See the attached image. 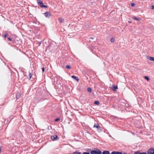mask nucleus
<instances>
[{
	"instance_id": "1",
	"label": "nucleus",
	"mask_w": 154,
	"mask_h": 154,
	"mask_svg": "<svg viewBox=\"0 0 154 154\" xmlns=\"http://www.w3.org/2000/svg\"><path fill=\"white\" fill-rule=\"evenodd\" d=\"M37 2L40 7L42 8H47L48 7L47 6L43 5V2L41 0H37Z\"/></svg>"
},
{
	"instance_id": "2",
	"label": "nucleus",
	"mask_w": 154,
	"mask_h": 154,
	"mask_svg": "<svg viewBox=\"0 0 154 154\" xmlns=\"http://www.w3.org/2000/svg\"><path fill=\"white\" fill-rule=\"evenodd\" d=\"M148 154H154V148H150L147 151Z\"/></svg>"
},
{
	"instance_id": "3",
	"label": "nucleus",
	"mask_w": 154,
	"mask_h": 154,
	"mask_svg": "<svg viewBox=\"0 0 154 154\" xmlns=\"http://www.w3.org/2000/svg\"><path fill=\"white\" fill-rule=\"evenodd\" d=\"M51 138L53 141L58 140L59 139L57 135H56L51 136Z\"/></svg>"
},
{
	"instance_id": "4",
	"label": "nucleus",
	"mask_w": 154,
	"mask_h": 154,
	"mask_svg": "<svg viewBox=\"0 0 154 154\" xmlns=\"http://www.w3.org/2000/svg\"><path fill=\"white\" fill-rule=\"evenodd\" d=\"M44 15L46 17H49L51 14L49 12H47L44 14Z\"/></svg>"
},
{
	"instance_id": "5",
	"label": "nucleus",
	"mask_w": 154,
	"mask_h": 154,
	"mask_svg": "<svg viewBox=\"0 0 154 154\" xmlns=\"http://www.w3.org/2000/svg\"><path fill=\"white\" fill-rule=\"evenodd\" d=\"M134 154H147V153L146 152H141L140 151H137L134 152Z\"/></svg>"
},
{
	"instance_id": "6",
	"label": "nucleus",
	"mask_w": 154,
	"mask_h": 154,
	"mask_svg": "<svg viewBox=\"0 0 154 154\" xmlns=\"http://www.w3.org/2000/svg\"><path fill=\"white\" fill-rule=\"evenodd\" d=\"M112 154H123L121 152L113 151L112 152Z\"/></svg>"
},
{
	"instance_id": "7",
	"label": "nucleus",
	"mask_w": 154,
	"mask_h": 154,
	"mask_svg": "<svg viewBox=\"0 0 154 154\" xmlns=\"http://www.w3.org/2000/svg\"><path fill=\"white\" fill-rule=\"evenodd\" d=\"M147 58L150 60L154 61V57H153L148 56L147 57Z\"/></svg>"
},
{
	"instance_id": "8",
	"label": "nucleus",
	"mask_w": 154,
	"mask_h": 154,
	"mask_svg": "<svg viewBox=\"0 0 154 154\" xmlns=\"http://www.w3.org/2000/svg\"><path fill=\"white\" fill-rule=\"evenodd\" d=\"M111 89L114 91H116V89L118 88L117 86H114L112 87L111 88Z\"/></svg>"
},
{
	"instance_id": "9",
	"label": "nucleus",
	"mask_w": 154,
	"mask_h": 154,
	"mask_svg": "<svg viewBox=\"0 0 154 154\" xmlns=\"http://www.w3.org/2000/svg\"><path fill=\"white\" fill-rule=\"evenodd\" d=\"M72 77L74 79H75L76 81H77L78 82L79 81V79L77 78V77H76V76H75V75H72Z\"/></svg>"
},
{
	"instance_id": "10",
	"label": "nucleus",
	"mask_w": 154,
	"mask_h": 154,
	"mask_svg": "<svg viewBox=\"0 0 154 154\" xmlns=\"http://www.w3.org/2000/svg\"><path fill=\"white\" fill-rule=\"evenodd\" d=\"M20 96V93H18L16 94V98L17 99H18L19 98Z\"/></svg>"
},
{
	"instance_id": "11",
	"label": "nucleus",
	"mask_w": 154,
	"mask_h": 154,
	"mask_svg": "<svg viewBox=\"0 0 154 154\" xmlns=\"http://www.w3.org/2000/svg\"><path fill=\"white\" fill-rule=\"evenodd\" d=\"M97 154H102V153L100 150L97 149Z\"/></svg>"
},
{
	"instance_id": "12",
	"label": "nucleus",
	"mask_w": 154,
	"mask_h": 154,
	"mask_svg": "<svg viewBox=\"0 0 154 154\" xmlns=\"http://www.w3.org/2000/svg\"><path fill=\"white\" fill-rule=\"evenodd\" d=\"M58 19L59 20V21H60V23H61V22H63L64 21V19L61 18H59Z\"/></svg>"
},
{
	"instance_id": "13",
	"label": "nucleus",
	"mask_w": 154,
	"mask_h": 154,
	"mask_svg": "<svg viewBox=\"0 0 154 154\" xmlns=\"http://www.w3.org/2000/svg\"><path fill=\"white\" fill-rule=\"evenodd\" d=\"M109 151H104L102 153V154H109Z\"/></svg>"
},
{
	"instance_id": "14",
	"label": "nucleus",
	"mask_w": 154,
	"mask_h": 154,
	"mask_svg": "<svg viewBox=\"0 0 154 154\" xmlns=\"http://www.w3.org/2000/svg\"><path fill=\"white\" fill-rule=\"evenodd\" d=\"M91 154H96V151L95 150L92 151L91 152Z\"/></svg>"
},
{
	"instance_id": "15",
	"label": "nucleus",
	"mask_w": 154,
	"mask_h": 154,
	"mask_svg": "<svg viewBox=\"0 0 154 154\" xmlns=\"http://www.w3.org/2000/svg\"><path fill=\"white\" fill-rule=\"evenodd\" d=\"M132 18L134 19H135L137 20H138V21H140V19L139 18H137L135 17H132Z\"/></svg>"
},
{
	"instance_id": "16",
	"label": "nucleus",
	"mask_w": 154,
	"mask_h": 154,
	"mask_svg": "<svg viewBox=\"0 0 154 154\" xmlns=\"http://www.w3.org/2000/svg\"><path fill=\"white\" fill-rule=\"evenodd\" d=\"M100 126L98 125H97V129L98 130H99V132H100V131H101V130H100Z\"/></svg>"
},
{
	"instance_id": "17",
	"label": "nucleus",
	"mask_w": 154,
	"mask_h": 154,
	"mask_svg": "<svg viewBox=\"0 0 154 154\" xmlns=\"http://www.w3.org/2000/svg\"><path fill=\"white\" fill-rule=\"evenodd\" d=\"M87 90L89 92H91V91L92 90L91 88H88L87 89Z\"/></svg>"
},
{
	"instance_id": "18",
	"label": "nucleus",
	"mask_w": 154,
	"mask_h": 154,
	"mask_svg": "<svg viewBox=\"0 0 154 154\" xmlns=\"http://www.w3.org/2000/svg\"><path fill=\"white\" fill-rule=\"evenodd\" d=\"M66 68L67 69H70L71 68V66L68 65L66 66Z\"/></svg>"
},
{
	"instance_id": "19",
	"label": "nucleus",
	"mask_w": 154,
	"mask_h": 154,
	"mask_svg": "<svg viewBox=\"0 0 154 154\" xmlns=\"http://www.w3.org/2000/svg\"><path fill=\"white\" fill-rule=\"evenodd\" d=\"M145 78L147 80H149V78L148 76H145Z\"/></svg>"
},
{
	"instance_id": "20",
	"label": "nucleus",
	"mask_w": 154,
	"mask_h": 154,
	"mask_svg": "<svg viewBox=\"0 0 154 154\" xmlns=\"http://www.w3.org/2000/svg\"><path fill=\"white\" fill-rule=\"evenodd\" d=\"M29 78H29V79H30L32 77V75L31 73H30L29 74Z\"/></svg>"
},
{
	"instance_id": "21",
	"label": "nucleus",
	"mask_w": 154,
	"mask_h": 154,
	"mask_svg": "<svg viewBox=\"0 0 154 154\" xmlns=\"http://www.w3.org/2000/svg\"><path fill=\"white\" fill-rule=\"evenodd\" d=\"M114 39L113 38H111L110 40V41L112 42H114Z\"/></svg>"
},
{
	"instance_id": "22",
	"label": "nucleus",
	"mask_w": 154,
	"mask_h": 154,
	"mask_svg": "<svg viewBox=\"0 0 154 154\" xmlns=\"http://www.w3.org/2000/svg\"><path fill=\"white\" fill-rule=\"evenodd\" d=\"M60 120V118H57L55 119V121L56 122H57L58 121H59Z\"/></svg>"
},
{
	"instance_id": "23",
	"label": "nucleus",
	"mask_w": 154,
	"mask_h": 154,
	"mask_svg": "<svg viewBox=\"0 0 154 154\" xmlns=\"http://www.w3.org/2000/svg\"><path fill=\"white\" fill-rule=\"evenodd\" d=\"M150 8L152 9H154V5L151 6Z\"/></svg>"
},
{
	"instance_id": "24",
	"label": "nucleus",
	"mask_w": 154,
	"mask_h": 154,
	"mask_svg": "<svg viewBox=\"0 0 154 154\" xmlns=\"http://www.w3.org/2000/svg\"><path fill=\"white\" fill-rule=\"evenodd\" d=\"M135 4L134 3H132L131 4V6L132 7H134L135 6Z\"/></svg>"
},
{
	"instance_id": "25",
	"label": "nucleus",
	"mask_w": 154,
	"mask_h": 154,
	"mask_svg": "<svg viewBox=\"0 0 154 154\" xmlns=\"http://www.w3.org/2000/svg\"><path fill=\"white\" fill-rule=\"evenodd\" d=\"M83 154H90L89 152H84Z\"/></svg>"
},
{
	"instance_id": "26",
	"label": "nucleus",
	"mask_w": 154,
	"mask_h": 154,
	"mask_svg": "<svg viewBox=\"0 0 154 154\" xmlns=\"http://www.w3.org/2000/svg\"><path fill=\"white\" fill-rule=\"evenodd\" d=\"M42 71L43 72H44L45 71V68H42Z\"/></svg>"
},
{
	"instance_id": "27",
	"label": "nucleus",
	"mask_w": 154,
	"mask_h": 154,
	"mask_svg": "<svg viewBox=\"0 0 154 154\" xmlns=\"http://www.w3.org/2000/svg\"><path fill=\"white\" fill-rule=\"evenodd\" d=\"M7 36V34H5V35H4V37L5 38H6Z\"/></svg>"
},
{
	"instance_id": "28",
	"label": "nucleus",
	"mask_w": 154,
	"mask_h": 154,
	"mask_svg": "<svg viewBox=\"0 0 154 154\" xmlns=\"http://www.w3.org/2000/svg\"><path fill=\"white\" fill-rule=\"evenodd\" d=\"M99 102L98 101H97V105H99Z\"/></svg>"
},
{
	"instance_id": "29",
	"label": "nucleus",
	"mask_w": 154,
	"mask_h": 154,
	"mask_svg": "<svg viewBox=\"0 0 154 154\" xmlns=\"http://www.w3.org/2000/svg\"><path fill=\"white\" fill-rule=\"evenodd\" d=\"M8 39L10 41H11V38H8Z\"/></svg>"
},
{
	"instance_id": "30",
	"label": "nucleus",
	"mask_w": 154,
	"mask_h": 154,
	"mask_svg": "<svg viewBox=\"0 0 154 154\" xmlns=\"http://www.w3.org/2000/svg\"><path fill=\"white\" fill-rule=\"evenodd\" d=\"M94 127H96V124H95L94 125Z\"/></svg>"
},
{
	"instance_id": "31",
	"label": "nucleus",
	"mask_w": 154,
	"mask_h": 154,
	"mask_svg": "<svg viewBox=\"0 0 154 154\" xmlns=\"http://www.w3.org/2000/svg\"><path fill=\"white\" fill-rule=\"evenodd\" d=\"M94 103L95 104H96V101H94Z\"/></svg>"
},
{
	"instance_id": "32",
	"label": "nucleus",
	"mask_w": 154,
	"mask_h": 154,
	"mask_svg": "<svg viewBox=\"0 0 154 154\" xmlns=\"http://www.w3.org/2000/svg\"><path fill=\"white\" fill-rule=\"evenodd\" d=\"M129 23H131V21H129L128 22Z\"/></svg>"
},
{
	"instance_id": "33",
	"label": "nucleus",
	"mask_w": 154,
	"mask_h": 154,
	"mask_svg": "<svg viewBox=\"0 0 154 154\" xmlns=\"http://www.w3.org/2000/svg\"><path fill=\"white\" fill-rule=\"evenodd\" d=\"M111 154H112L111 153Z\"/></svg>"
}]
</instances>
